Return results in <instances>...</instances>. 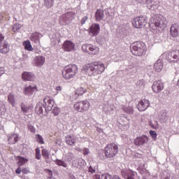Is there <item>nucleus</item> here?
Returning a JSON list of instances; mask_svg holds the SVG:
<instances>
[{
  "label": "nucleus",
  "instance_id": "14",
  "mask_svg": "<svg viewBox=\"0 0 179 179\" xmlns=\"http://www.w3.org/2000/svg\"><path fill=\"white\" fill-rule=\"evenodd\" d=\"M150 106V102L148 99L141 100L137 105V108L139 111H145Z\"/></svg>",
  "mask_w": 179,
  "mask_h": 179
},
{
  "label": "nucleus",
  "instance_id": "57",
  "mask_svg": "<svg viewBox=\"0 0 179 179\" xmlns=\"http://www.w3.org/2000/svg\"><path fill=\"white\" fill-rule=\"evenodd\" d=\"M5 73V69L3 67H0V76H2Z\"/></svg>",
  "mask_w": 179,
  "mask_h": 179
},
{
  "label": "nucleus",
  "instance_id": "55",
  "mask_svg": "<svg viewBox=\"0 0 179 179\" xmlns=\"http://www.w3.org/2000/svg\"><path fill=\"white\" fill-rule=\"evenodd\" d=\"M89 173H91L92 174H94V173H96V169H94L92 166L89 167Z\"/></svg>",
  "mask_w": 179,
  "mask_h": 179
},
{
  "label": "nucleus",
  "instance_id": "56",
  "mask_svg": "<svg viewBox=\"0 0 179 179\" xmlns=\"http://www.w3.org/2000/svg\"><path fill=\"white\" fill-rule=\"evenodd\" d=\"M111 12V8H107L105 10L106 15H108V16H110V13Z\"/></svg>",
  "mask_w": 179,
  "mask_h": 179
},
{
  "label": "nucleus",
  "instance_id": "28",
  "mask_svg": "<svg viewBox=\"0 0 179 179\" xmlns=\"http://www.w3.org/2000/svg\"><path fill=\"white\" fill-rule=\"evenodd\" d=\"M103 111H104V113H106V114H113L114 106L108 105V103L104 104L103 106Z\"/></svg>",
  "mask_w": 179,
  "mask_h": 179
},
{
  "label": "nucleus",
  "instance_id": "12",
  "mask_svg": "<svg viewBox=\"0 0 179 179\" xmlns=\"http://www.w3.org/2000/svg\"><path fill=\"white\" fill-rule=\"evenodd\" d=\"M152 89L154 93H160L164 89V85L160 80L155 81L152 84Z\"/></svg>",
  "mask_w": 179,
  "mask_h": 179
},
{
  "label": "nucleus",
  "instance_id": "54",
  "mask_svg": "<svg viewBox=\"0 0 179 179\" xmlns=\"http://www.w3.org/2000/svg\"><path fill=\"white\" fill-rule=\"evenodd\" d=\"M22 173H23V174H29V173H30V171L27 169V168H24L22 169Z\"/></svg>",
  "mask_w": 179,
  "mask_h": 179
},
{
  "label": "nucleus",
  "instance_id": "52",
  "mask_svg": "<svg viewBox=\"0 0 179 179\" xmlns=\"http://www.w3.org/2000/svg\"><path fill=\"white\" fill-rule=\"evenodd\" d=\"M52 113L55 115H58V114H59V108L55 107L52 110Z\"/></svg>",
  "mask_w": 179,
  "mask_h": 179
},
{
  "label": "nucleus",
  "instance_id": "7",
  "mask_svg": "<svg viewBox=\"0 0 179 179\" xmlns=\"http://www.w3.org/2000/svg\"><path fill=\"white\" fill-rule=\"evenodd\" d=\"M74 109L78 113H85L90 108V103L87 101H80L76 102L74 106Z\"/></svg>",
  "mask_w": 179,
  "mask_h": 179
},
{
  "label": "nucleus",
  "instance_id": "35",
  "mask_svg": "<svg viewBox=\"0 0 179 179\" xmlns=\"http://www.w3.org/2000/svg\"><path fill=\"white\" fill-rule=\"evenodd\" d=\"M148 124L150 127H151V128H152V129H159V122H157V120H149Z\"/></svg>",
  "mask_w": 179,
  "mask_h": 179
},
{
  "label": "nucleus",
  "instance_id": "32",
  "mask_svg": "<svg viewBox=\"0 0 179 179\" xmlns=\"http://www.w3.org/2000/svg\"><path fill=\"white\" fill-rule=\"evenodd\" d=\"M17 160L18 161L17 162V166H19V167H22V166H24L26 163L29 162V159L20 156L17 157Z\"/></svg>",
  "mask_w": 179,
  "mask_h": 179
},
{
  "label": "nucleus",
  "instance_id": "22",
  "mask_svg": "<svg viewBox=\"0 0 179 179\" xmlns=\"http://www.w3.org/2000/svg\"><path fill=\"white\" fill-rule=\"evenodd\" d=\"M66 143L72 146V145H75L76 143V136H73V134L67 135L65 137Z\"/></svg>",
  "mask_w": 179,
  "mask_h": 179
},
{
  "label": "nucleus",
  "instance_id": "44",
  "mask_svg": "<svg viewBox=\"0 0 179 179\" xmlns=\"http://www.w3.org/2000/svg\"><path fill=\"white\" fill-rule=\"evenodd\" d=\"M6 113V108H5V103L2 101H0V114H5Z\"/></svg>",
  "mask_w": 179,
  "mask_h": 179
},
{
  "label": "nucleus",
  "instance_id": "1",
  "mask_svg": "<svg viewBox=\"0 0 179 179\" xmlns=\"http://www.w3.org/2000/svg\"><path fill=\"white\" fill-rule=\"evenodd\" d=\"M83 69L89 76H99L106 71V66L100 62H94L90 64H85Z\"/></svg>",
  "mask_w": 179,
  "mask_h": 179
},
{
  "label": "nucleus",
  "instance_id": "19",
  "mask_svg": "<svg viewBox=\"0 0 179 179\" xmlns=\"http://www.w3.org/2000/svg\"><path fill=\"white\" fill-rule=\"evenodd\" d=\"M166 59L169 62H174V59H179V50H175L168 53Z\"/></svg>",
  "mask_w": 179,
  "mask_h": 179
},
{
  "label": "nucleus",
  "instance_id": "11",
  "mask_svg": "<svg viewBox=\"0 0 179 179\" xmlns=\"http://www.w3.org/2000/svg\"><path fill=\"white\" fill-rule=\"evenodd\" d=\"M82 50L84 51V52L91 54L92 55H96V54H97V51H96V47L89 43L83 45Z\"/></svg>",
  "mask_w": 179,
  "mask_h": 179
},
{
  "label": "nucleus",
  "instance_id": "33",
  "mask_svg": "<svg viewBox=\"0 0 179 179\" xmlns=\"http://www.w3.org/2000/svg\"><path fill=\"white\" fill-rule=\"evenodd\" d=\"M168 120L169 118L167 117V113L166 112H162L159 116V120L161 124H164Z\"/></svg>",
  "mask_w": 179,
  "mask_h": 179
},
{
  "label": "nucleus",
  "instance_id": "40",
  "mask_svg": "<svg viewBox=\"0 0 179 179\" xmlns=\"http://www.w3.org/2000/svg\"><path fill=\"white\" fill-rule=\"evenodd\" d=\"M24 45L25 50H27L28 51H33V47L31 46V44L30 43V41H26L23 43Z\"/></svg>",
  "mask_w": 179,
  "mask_h": 179
},
{
  "label": "nucleus",
  "instance_id": "13",
  "mask_svg": "<svg viewBox=\"0 0 179 179\" xmlns=\"http://www.w3.org/2000/svg\"><path fill=\"white\" fill-rule=\"evenodd\" d=\"M148 136L143 135L134 139V145L136 146H143L145 143H148Z\"/></svg>",
  "mask_w": 179,
  "mask_h": 179
},
{
  "label": "nucleus",
  "instance_id": "45",
  "mask_svg": "<svg viewBox=\"0 0 179 179\" xmlns=\"http://www.w3.org/2000/svg\"><path fill=\"white\" fill-rule=\"evenodd\" d=\"M36 138L38 143H40L41 145H44V139L43 138V136H41V135L36 134Z\"/></svg>",
  "mask_w": 179,
  "mask_h": 179
},
{
  "label": "nucleus",
  "instance_id": "31",
  "mask_svg": "<svg viewBox=\"0 0 179 179\" xmlns=\"http://www.w3.org/2000/svg\"><path fill=\"white\" fill-rule=\"evenodd\" d=\"M18 138L19 135H17V134L10 135V136H8V143H10V145H14V143H16V142H17Z\"/></svg>",
  "mask_w": 179,
  "mask_h": 179
},
{
  "label": "nucleus",
  "instance_id": "38",
  "mask_svg": "<svg viewBox=\"0 0 179 179\" xmlns=\"http://www.w3.org/2000/svg\"><path fill=\"white\" fill-rule=\"evenodd\" d=\"M8 101L9 103L13 106V107L15 106V94L13 93H10L8 96Z\"/></svg>",
  "mask_w": 179,
  "mask_h": 179
},
{
  "label": "nucleus",
  "instance_id": "46",
  "mask_svg": "<svg viewBox=\"0 0 179 179\" xmlns=\"http://www.w3.org/2000/svg\"><path fill=\"white\" fill-rule=\"evenodd\" d=\"M21 109L24 114L29 113V110H30V108L25 106L24 103L21 104Z\"/></svg>",
  "mask_w": 179,
  "mask_h": 179
},
{
  "label": "nucleus",
  "instance_id": "23",
  "mask_svg": "<svg viewBox=\"0 0 179 179\" xmlns=\"http://www.w3.org/2000/svg\"><path fill=\"white\" fill-rule=\"evenodd\" d=\"M45 62V57L43 56H36L34 58V64L36 66H43Z\"/></svg>",
  "mask_w": 179,
  "mask_h": 179
},
{
  "label": "nucleus",
  "instance_id": "37",
  "mask_svg": "<svg viewBox=\"0 0 179 179\" xmlns=\"http://www.w3.org/2000/svg\"><path fill=\"white\" fill-rule=\"evenodd\" d=\"M95 178L97 179H114V176H112L109 174H103L100 177V175H95Z\"/></svg>",
  "mask_w": 179,
  "mask_h": 179
},
{
  "label": "nucleus",
  "instance_id": "3",
  "mask_svg": "<svg viewBox=\"0 0 179 179\" xmlns=\"http://www.w3.org/2000/svg\"><path fill=\"white\" fill-rule=\"evenodd\" d=\"M130 50L133 55H135L136 57H143V55L146 54L148 48H146L145 43L138 41L131 44Z\"/></svg>",
  "mask_w": 179,
  "mask_h": 179
},
{
  "label": "nucleus",
  "instance_id": "25",
  "mask_svg": "<svg viewBox=\"0 0 179 179\" xmlns=\"http://www.w3.org/2000/svg\"><path fill=\"white\" fill-rule=\"evenodd\" d=\"M43 37V34L38 32H34L31 34V40L36 43V44H40V38Z\"/></svg>",
  "mask_w": 179,
  "mask_h": 179
},
{
  "label": "nucleus",
  "instance_id": "42",
  "mask_svg": "<svg viewBox=\"0 0 179 179\" xmlns=\"http://www.w3.org/2000/svg\"><path fill=\"white\" fill-rule=\"evenodd\" d=\"M44 5L46 8H51L54 6V0H44Z\"/></svg>",
  "mask_w": 179,
  "mask_h": 179
},
{
  "label": "nucleus",
  "instance_id": "9",
  "mask_svg": "<svg viewBox=\"0 0 179 179\" xmlns=\"http://www.w3.org/2000/svg\"><path fill=\"white\" fill-rule=\"evenodd\" d=\"M73 17H75V13L72 12L64 13L59 17V23L62 26H66L72 22Z\"/></svg>",
  "mask_w": 179,
  "mask_h": 179
},
{
  "label": "nucleus",
  "instance_id": "58",
  "mask_svg": "<svg viewBox=\"0 0 179 179\" xmlns=\"http://www.w3.org/2000/svg\"><path fill=\"white\" fill-rule=\"evenodd\" d=\"M4 39H5V36L2 34H0V44L1 43H3Z\"/></svg>",
  "mask_w": 179,
  "mask_h": 179
},
{
  "label": "nucleus",
  "instance_id": "49",
  "mask_svg": "<svg viewBox=\"0 0 179 179\" xmlns=\"http://www.w3.org/2000/svg\"><path fill=\"white\" fill-rule=\"evenodd\" d=\"M150 135L152 136L153 141H156L157 139V133L155 131H150Z\"/></svg>",
  "mask_w": 179,
  "mask_h": 179
},
{
  "label": "nucleus",
  "instance_id": "21",
  "mask_svg": "<svg viewBox=\"0 0 179 179\" xmlns=\"http://www.w3.org/2000/svg\"><path fill=\"white\" fill-rule=\"evenodd\" d=\"M100 33V25L99 24H92L90 27V34L97 36Z\"/></svg>",
  "mask_w": 179,
  "mask_h": 179
},
{
  "label": "nucleus",
  "instance_id": "53",
  "mask_svg": "<svg viewBox=\"0 0 179 179\" xmlns=\"http://www.w3.org/2000/svg\"><path fill=\"white\" fill-rule=\"evenodd\" d=\"M89 153H90L89 148H85L83 150V154L84 155V156H87V155H89Z\"/></svg>",
  "mask_w": 179,
  "mask_h": 179
},
{
  "label": "nucleus",
  "instance_id": "63",
  "mask_svg": "<svg viewBox=\"0 0 179 179\" xmlns=\"http://www.w3.org/2000/svg\"><path fill=\"white\" fill-rule=\"evenodd\" d=\"M177 86L179 87V79H178V80L177 82Z\"/></svg>",
  "mask_w": 179,
  "mask_h": 179
},
{
  "label": "nucleus",
  "instance_id": "20",
  "mask_svg": "<svg viewBox=\"0 0 179 179\" xmlns=\"http://www.w3.org/2000/svg\"><path fill=\"white\" fill-rule=\"evenodd\" d=\"M44 110L47 111V108L45 107V105H44L43 103L39 102L36 104L35 111L36 114H38V115H43Z\"/></svg>",
  "mask_w": 179,
  "mask_h": 179
},
{
  "label": "nucleus",
  "instance_id": "17",
  "mask_svg": "<svg viewBox=\"0 0 179 179\" xmlns=\"http://www.w3.org/2000/svg\"><path fill=\"white\" fill-rule=\"evenodd\" d=\"M10 50V46H9V43L3 41L0 43V52L1 54H8V52Z\"/></svg>",
  "mask_w": 179,
  "mask_h": 179
},
{
  "label": "nucleus",
  "instance_id": "41",
  "mask_svg": "<svg viewBox=\"0 0 179 179\" xmlns=\"http://www.w3.org/2000/svg\"><path fill=\"white\" fill-rule=\"evenodd\" d=\"M55 163L57 166H62V167H64V168L68 167V164L65 163L64 161H62L61 159H56L55 161Z\"/></svg>",
  "mask_w": 179,
  "mask_h": 179
},
{
  "label": "nucleus",
  "instance_id": "27",
  "mask_svg": "<svg viewBox=\"0 0 179 179\" xmlns=\"http://www.w3.org/2000/svg\"><path fill=\"white\" fill-rule=\"evenodd\" d=\"M122 176L124 178L130 179L135 177V173L131 170H123L122 171Z\"/></svg>",
  "mask_w": 179,
  "mask_h": 179
},
{
  "label": "nucleus",
  "instance_id": "30",
  "mask_svg": "<svg viewBox=\"0 0 179 179\" xmlns=\"http://www.w3.org/2000/svg\"><path fill=\"white\" fill-rule=\"evenodd\" d=\"M163 61L162 59H158L154 64V68L157 72H162L163 69Z\"/></svg>",
  "mask_w": 179,
  "mask_h": 179
},
{
  "label": "nucleus",
  "instance_id": "61",
  "mask_svg": "<svg viewBox=\"0 0 179 179\" xmlns=\"http://www.w3.org/2000/svg\"><path fill=\"white\" fill-rule=\"evenodd\" d=\"M48 173L49 174V176L48 177H52V171L48 169Z\"/></svg>",
  "mask_w": 179,
  "mask_h": 179
},
{
  "label": "nucleus",
  "instance_id": "51",
  "mask_svg": "<svg viewBox=\"0 0 179 179\" xmlns=\"http://www.w3.org/2000/svg\"><path fill=\"white\" fill-rule=\"evenodd\" d=\"M88 19H89V17L87 16H84L81 19V24H82V26H83V24H85L87 22Z\"/></svg>",
  "mask_w": 179,
  "mask_h": 179
},
{
  "label": "nucleus",
  "instance_id": "5",
  "mask_svg": "<svg viewBox=\"0 0 179 179\" xmlns=\"http://www.w3.org/2000/svg\"><path fill=\"white\" fill-rule=\"evenodd\" d=\"M105 155L108 159L115 157L118 153V146L115 143H110L105 147Z\"/></svg>",
  "mask_w": 179,
  "mask_h": 179
},
{
  "label": "nucleus",
  "instance_id": "18",
  "mask_svg": "<svg viewBox=\"0 0 179 179\" xmlns=\"http://www.w3.org/2000/svg\"><path fill=\"white\" fill-rule=\"evenodd\" d=\"M73 166L74 167H76L77 169H83L85 166H86V161L83 159V158H78L76 160H73L72 163Z\"/></svg>",
  "mask_w": 179,
  "mask_h": 179
},
{
  "label": "nucleus",
  "instance_id": "8",
  "mask_svg": "<svg viewBox=\"0 0 179 179\" xmlns=\"http://www.w3.org/2000/svg\"><path fill=\"white\" fill-rule=\"evenodd\" d=\"M148 23V18L146 17H136L132 20V24L136 29H142L145 27Z\"/></svg>",
  "mask_w": 179,
  "mask_h": 179
},
{
  "label": "nucleus",
  "instance_id": "34",
  "mask_svg": "<svg viewBox=\"0 0 179 179\" xmlns=\"http://www.w3.org/2000/svg\"><path fill=\"white\" fill-rule=\"evenodd\" d=\"M122 110L127 114H134V108L130 106H122Z\"/></svg>",
  "mask_w": 179,
  "mask_h": 179
},
{
  "label": "nucleus",
  "instance_id": "2",
  "mask_svg": "<svg viewBox=\"0 0 179 179\" xmlns=\"http://www.w3.org/2000/svg\"><path fill=\"white\" fill-rule=\"evenodd\" d=\"M150 29L155 33H157L159 29H164L167 24V20L162 15H154L149 23Z\"/></svg>",
  "mask_w": 179,
  "mask_h": 179
},
{
  "label": "nucleus",
  "instance_id": "24",
  "mask_svg": "<svg viewBox=\"0 0 179 179\" xmlns=\"http://www.w3.org/2000/svg\"><path fill=\"white\" fill-rule=\"evenodd\" d=\"M22 78L24 80L33 81L36 79L34 74L30 72L25 71L22 73Z\"/></svg>",
  "mask_w": 179,
  "mask_h": 179
},
{
  "label": "nucleus",
  "instance_id": "60",
  "mask_svg": "<svg viewBox=\"0 0 179 179\" xmlns=\"http://www.w3.org/2000/svg\"><path fill=\"white\" fill-rule=\"evenodd\" d=\"M55 90H57V92H61V90H62V87L61 86H57L56 87Z\"/></svg>",
  "mask_w": 179,
  "mask_h": 179
},
{
  "label": "nucleus",
  "instance_id": "62",
  "mask_svg": "<svg viewBox=\"0 0 179 179\" xmlns=\"http://www.w3.org/2000/svg\"><path fill=\"white\" fill-rule=\"evenodd\" d=\"M170 174H167L164 179H171Z\"/></svg>",
  "mask_w": 179,
  "mask_h": 179
},
{
  "label": "nucleus",
  "instance_id": "43",
  "mask_svg": "<svg viewBox=\"0 0 179 179\" xmlns=\"http://www.w3.org/2000/svg\"><path fill=\"white\" fill-rule=\"evenodd\" d=\"M42 156L45 160H48V159H50V152L47 149H43L42 150Z\"/></svg>",
  "mask_w": 179,
  "mask_h": 179
},
{
  "label": "nucleus",
  "instance_id": "16",
  "mask_svg": "<svg viewBox=\"0 0 179 179\" xmlns=\"http://www.w3.org/2000/svg\"><path fill=\"white\" fill-rule=\"evenodd\" d=\"M43 103L45 108H48V111L52 110V107H54V100L51 99L50 96H45V99H43Z\"/></svg>",
  "mask_w": 179,
  "mask_h": 179
},
{
  "label": "nucleus",
  "instance_id": "29",
  "mask_svg": "<svg viewBox=\"0 0 179 179\" xmlns=\"http://www.w3.org/2000/svg\"><path fill=\"white\" fill-rule=\"evenodd\" d=\"M95 17L97 22H101L104 19V11L101 9L96 10L95 13Z\"/></svg>",
  "mask_w": 179,
  "mask_h": 179
},
{
  "label": "nucleus",
  "instance_id": "48",
  "mask_svg": "<svg viewBox=\"0 0 179 179\" xmlns=\"http://www.w3.org/2000/svg\"><path fill=\"white\" fill-rule=\"evenodd\" d=\"M36 159H37V160L41 159V150L38 148H36Z\"/></svg>",
  "mask_w": 179,
  "mask_h": 179
},
{
  "label": "nucleus",
  "instance_id": "15",
  "mask_svg": "<svg viewBox=\"0 0 179 179\" xmlns=\"http://www.w3.org/2000/svg\"><path fill=\"white\" fill-rule=\"evenodd\" d=\"M62 48L64 51L71 52V51H73V50H75V43L71 41H66L63 44Z\"/></svg>",
  "mask_w": 179,
  "mask_h": 179
},
{
  "label": "nucleus",
  "instance_id": "6",
  "mask_svg": "<svg viewBox=\"0 0 179 179\" xmlns=\"http://www.w3.org/2000/svg\"><path fill=\"white\" fill-rule=\"evenodd\" d=\"M141 5H147V8L150 10H155L159 7L160 0H136Z\"/></svg>",
  "mask_w": 179,
  "mask_h": 179
},
{
  "label": "nucleus",
  "instance_id": "64",
  "mask_svg": "<svg viewBox=\"0 0 179 179\" xmlns=\"http://www.w3.org/2000/svg\"><path fill=\"white\" fill-rule=\"evenodd\" d=\"M130 179H135V178H134V177H131Z\"/></svg>",
  "mask_w": 179,
  "mask_h": 179
},
{
  "label": "nucleus",
  "instance_id": "10",
  "mask_svg": "<svg viewBox=\"0 0 179 179\" xmlns=\"http://www.w3.org/2000/svg\"><path fill=\"white\" fill-rule=\"evenodd\" d=\"M36 92H37V85H29L24 87V94L28 97H31Z\"/></svg>",
  "mask_w": 179,
  "mask_h": 179
},
{
  "label": "nucleus",
  "instance_id": "26",
  "mask_svg": "<svg viewBox=\"0 0 179 179\" xmlns=\"http://www.w3.org/2000/svg\"><path fill=\"white\" fill-rule=\"evenodd\" d=\"M170 33L172 37H178V25L177 24L171 25Z\"/></svg>",
  "mask_w": 179,
  "mask_h": 179
},
{
  "label": "nucleus",
  "instance_id": "50",
  "mask_svg": "<svg viewBox=\"0 0 179 179\" xmlns=\"http://www.w3.org/2000/svg\"><path fill=\"white\" fill-rule=\"evenodd\" d=\"M28 129L30 131V132H32V134H36V128H34L33 125H28Z\"/></svg>",
  "mask_w": 179,
  "mask_h": 179
},
{
  "label": "nucleus",
  "instance_id": "39",
  "mask_svg": "<svg viewBox=\"0 0 179 179\" xmlns=\"http://www.w3.org/2000/svg\"><path fill=\"white\" fill-rule=\"evenodd\" d=\"M75 159V155L72 152H68L65 156L66 162H72Z\"/></svg>",
  "mask_w": 179,
  "mask_h": 179
},
{
  "label": "nucleus",
  "instance_id": "59",
  "mask_svg": "<svg viewBox=\"0 0 179 179\" xmlns=\"http://www.w3.org/2000/svg\"><path fill=\"white\" fill-rule=\"evenodd\" d=\"M15 173H16V174H20V173H22V168H20V166L18 167V168L16 169Z\"/></svg>",
  "mask_w": 179,
  "mask_h": 179
},
{
  "label": "nucleus",
  "instance_id": "4",
  "mask_svg": "<svg viewBox=\"0 0 179 179\" xmlns=\"http://www.w3.org/2000/svg\"><path fill=\"white\" fill-rule=\"evenodd\" d=\"M77 73L78 66H76V64H69L64 66L62 72V78H64L65 80L73 79Z\"/></svg>",
  "mask_w": 179,
  "mask_h": 179
},
{
  "label": "nucleus",
  "instance_id": "36",
  "mask_svg": "<svg viewBox=\"0 0 179 179\" xmlns=\"http://www.w3.org/2000/svg\"><path fill=\"white\" fill-rule=\"evenodd\" d=\"M86 92L87 90L85 88L80 87L76 90V94L77 96H83Z\"/></svg>",
  "mask_w": 179,
  "mask_h": 179
},
{
  "label": "nucleus",
  "instance_id": "47",
  "mask_svg": "<svg viewBox=\"0 0 179 179\" xmlns=\"http://www.w3.org/2000/svg\"><path fill=\"white\" fill-rule=\"evenodd\" d=\"M22 29V25L19 23L15 24L13 27V31L14 32L17 31V30H20Z\"/></svg>",
  "mask_w": 179,
  "mask_h": 179
}]
</instances>
